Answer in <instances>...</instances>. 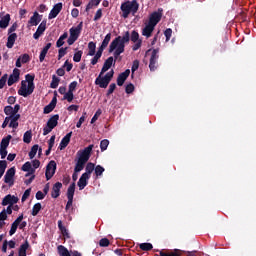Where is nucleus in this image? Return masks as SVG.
Instances as JSON below:
<instances>
[{"mask_svg":"<svg viewBox=\"0 0 256 256\" xmlns=\"http://www.w3.org/2000/svg\"><path fill=\"white\" fill-rule=\"evenodd\" d=\"M124 38H127V43H129V41L133 43L142 42V40H140V34L137 31H131V34L127 31L123 36H119L115 38V40L119 39V43H121Z\"/></svg>","mask_w":256,"mask_h":256,"instance_id":"nucleus-8","label":"nucleus"},{"mask_svg":"<svg viewBox=\"0 0 256 256\" xmlns=\"http://www.w3.org/2000/svg\"><path fill=\"white\" fill-rule=\"evenodd\" d=\"M102 18V9H98L94 14V21H99Z\"/></svg>","mask_w":256,"mask_h":256,"instance_id":"nucleus-64","label":"nucleus"},{"mask_svg":"<svg viewBox=\"0 0 256 256\" xmlns=\"http://www.w3.org/2000/svg\"><path fill=\"white\" fill-rule=\"evenodd\" d=\"M61 188H63V185L61 184V182L54 183V185H52V191L50 192V197H52V199H58L59 196H61Z\"/></svg>","mask_w":256,"mask_h":256,"instance_id":"nucleus-17","label":"nucleus"},{"mask_svg":"<svg viewBox=\"0 0 256 256\" xmlns=\"http://www.w3.org/2000/svg\"><path fill=\"white\" fill-rule=\"evenodd\" d=\"M51 46L52 44L48 43L46 44V46H44V48H42V51L40 52V56H39L40 63L44 62L46 54L48 53V50L50 49Z\"/></svg>","mask_w":256,"mask_h":256,"instance_id":"nucleus-33","label":"nucleus"},{"mask_svg":"<svg viewBox=\"0 0 256 256\" xmlns=\"http://www.w3.org/2000/svg\"><path fill=\"white\" fill-rule=\"evenodd\" d=\"M9 22H11V15L7 14L0 18V29H7L9 27Z\"/></svg>","mask_w":256,"mask_h":256,"instance_id":"nucleus-29","label":"nucleus"},{"mask_svg":"<svg viewBox=\"0 0 256 256\" xmlns=\"http://www.w3.org/2000/svg\"><path fill=\"white\" fill-rule=\"evenodd\" d=\"M27 249H29V242L25 240V242L19 246V256H26L25 252Z\"/></svg>","mask_w":256,"mask_h":256,"instance_id":"nucleus-38","label":"nucleus"},{"mask_svg":"<svg viewBox=\"0 0 256 256\" xmlns=\"http://www.w3.org/2000/svg\"><path fill=\"white\" fill-rule=\"evenodd\" d=\"M120 38H117V40H113L111 42V46H108V53H113L114 51V56L115 59H117L123 52H125V44H127V37L123 38L121 42H119Z\"/></svg>","mask_w":256,"mask_h":256,"instance_id":"nucleus-4","label":"nucleus"},{"mask_svg":"<svg viewBox=\"0 0 256 256\" xmlns=\"http://www.w3.org/2000/svg\"><path fill=\"white\" fill-rule=\"evenodd\" d=\"M7 126L12 129H17V127H19V123L17 122V120H11V122Z\"/></svg>","mask_w":256,"mask_h":256,"instance_id":"nucleus-63","label":"nucleus"},{"mask_svg":"<svg viewBox=\"0 0 256 256\" xmlns=\"http://www.w3.org/2000/svg\"><path fill=\"white\" fill-rule=\"evenodd\" d=\"M111 37V33H108L106 36H104V40H102V44H100V47H98V51L103 52L106 47H111V45H109V42H111Z\"/></svg>","mask_w":256,"mask_h":256,"instance_id":"nucleus-27","label":"nucleus"},{"mask_svg":"<svg viewBox=\"0 0 256 256\" xmlns=\"http://www.w3.org/2000/svg\"><path fill=\"white\" fill-rule=\"evenodd\" d=\"M84 167H86V173L82 174V176H90L92 172L96 170V166L94 165V163L84 164Z\"/></svg>","mask_w":256,"mask_h":256,"instance_id":"nucleus-36","label":"nucleus"},{"mask_svg":"<svg viewBox=\"0 0 256 256\" xmlns=\"http://www.w3.org/2000/svg\"><path fill=\"white\" fill-rule=\"evenodd\" d=\"M92 60L90 61V64L92 66L96 65L98 63V60L100 59V57H102V51H98L96 52V54L92 55Z\"/></svg>","mask_w":256,"mask_h":256,"instance_id":"nucleus-44","label":"nucleus"},{"mask_svg":"<svg viewBox=\"0 0 256 256\" xmlns=\"http://www.w3.org/2000/svg\"><path fill=\"white\" fill-rule=\"evenodd\" d=\"M154 27H156V24H146L144 29H142V36L150 38L152 36V32L154 31Z\"/></svg>","mask_w":256,"mask_h":256,"instance_id":"nucleus-26","label":"nucleus"},{"mask_svg":"<svg viewBox=\"0 0 256 256\" xmlns=\"http://www.w3.org/2000/svg\"><path fill=\"white\" fill-rule=\"evenodd\" d=\"M29 170H36V168H34L32 164H30L29 162H25V164L21 166V171H29Z\"/></svg>","mask_w":256,"mask_h":256,"instance_id":"nucleus-54","label":"nucleus"},{"mask_svg":"<svg viewBox=\"0 0 256 256\" xmlns=\"http://www.w3.org/2000/svg\"><path fill=\"white\" fill-rule=\"evenodd\" d=\"M41 210H42V204L40 203L34 204V206L32 207V216L36 217Z\"/></svg>","mask_w":256,"mask_h":256,"instance_id":"nucleus-43","label":"nucleus"},{"mask_svg":"<svg viewBox=\"0 0 256 256\" xmlns=\"http://www.w3.org/2000/svg\"><path fill=\"white\" fill-rule=\"evenodd\" d=\"M130 73L129 69H126L123 73L119 74L117 76V86L122 87Z\"/></svg>","mask_w":256,"mask_h":256,"instance_id":"nucleus-25","label":"nucleus"},{"mask_svg":"<svg viewBox=\"0 0 256 256\" xmlns=\"http://www.w3.org/2000/svg\"><path fill=\"white\" fill-rule=\"evenodd\" d=\"M173 31L171 30V28H167L165 30V38H166V42H169V40H171V35H172Z\"/></svg>","mask_w":256,"mask_h":256,"instance_id":"nucleus-61","label":"nucleus"},{"mask_svg":"<svg viewBox=\"0 0 256 256\" xmlns=\"http://www.w3.org/2000/svg\"><path fill=\"white\" fill-rule=\"evenodd\" d=\"M34 75H25V80L21 81V87L17 90V94L23 98L29 97L34 93L36 86L34 85Z\"/></svg>","mask_w":256,"mask_h":256,"instance_id":"nucleus-1","label":"nucleus"},{"mask_svg":"<svg viewBox=\"0 0 256 256\" xmlns=\"http://www.w3.org/2000/svg\"><path fill=\"white\" fill-rule=\"evenodd\" d=\"M4 112H5V115L9 116V115H17L19 111L13 110L12 106H5Z\"/></svg>","mask_w":256,"mask_h":256,"instance_id":"nucleus-48","label":"nucleus"},{"mask_svg":"<svg viewBox=\"0 0 256 256\" xmlns=\"http://www.w3.org/2000/svg\"><path fill=\"white\" fill-rule=\"evenodd\" d=\"M20 117L21 116L19 114H9L5 119L9 118L10 121H19Z\"/></svg>","mask_w":256,"mask_h":256,"instance_id":"nucleus-59","label":"nucleus"},{"mask_svg":"<svg viewBox=\"0 0 256 256\" xmlns=\"http://www.w3.org/2000/svg\"><path fill=\"white\" fill-rule=\"evenodd\" d=\"M121 18L127 19L129 15L135 16V13H138L140 9V4L138 0H131L121 3Z\"/></svg>","mask_w":256,"mask_h":256,"instance_id":"nucleus-3","label":"nucleus"},{"mask_svg":"<svg viewBox=\"0 0 256 256\" xmlns=\"http://www.w3.org/2000/svg\"><path fill=\"white\" fill-rule=\"evenodd\" d=\"M57 171V163L54 161L48 162L46 165V172H45V177L46 181H49L52 179V176H54V172Z\"/></svg>","mask_w":256,"mask_h":256,"instance_id":"nucleus-13","label":"nucleus"},{"mask_svg":"<svg viewBox=\"0 0 256 256\" xmlns=\"http://www.w3.org/2000/svg\"><path fill=\"white\" fill-rule=\"evenodd\" d=\"M140 250L148 252V251L152 250V244L151 243H142V244H140Z\"/></svg>","mask_w":256,"mask_h":256,"instance_id":"nucleus-50","label":"nucleus"},{"mask_svg":"<svg viewBox=\"0 0 256 256\" xmlns=\"http://www.w3.org/2000/svg\"><path fill=\"white\" fill-rule=\"evenodd\" d=\"M109 147V140H101L100 141V151L104 152L106 148Z\"/></svg>","mask_w":256,"mask_h":256,"instance_id":"nucleus-53","label":"nucleus"},{"mask_svg":"<svg viewBox=\"0 0 256 256\" xmlns=\"http://www.w3.org/2000/svg\"><path fill=\"white\" fill-rule=\"evenodd\" d=\"M117 86L118 85L115 83L106 85V87H108V91H106V97H109L110 95H112L113 92H115V89L117 88Z\"/></svg>","mask_w":256,"mask_h":256,"instance_id":"nucleus-47","label":"nucleus"},{"mask_svg":"<svg viewBox=\"0 0 256 256\" xmlns=\"http://www.w3.org/2000/svg\"><path fill=\"white\" fill-rule=\"evenodd\" d=\"M94 145H89L82 151H77V162L75 163V173H79L84 170V165L90 160V155Z\"/></svg>","mask_w":256,"mask_h":256,"instance_id":"nucleus-2","label":"nucleus"},{"mask_svg":"<svg viewBox=\"0 0 256 256\" xmlns=\"http://www.w3.org/2000/svg\"><path fill=\"white\" fill-rule=\"evenodd\" d=\"M102 114V111L100 109H98L96 111V113L94 114V116L92 117V119L90 120V124H94L96 123V121L98 120V117Z\"/></svg>","mask_w":256,"mask_h":256,"instance_id":"nucleus-56","label":"nucleus"},{"mask_svg":"<svg viewBox=\"0 0 256 256\" xmlns=\"http://www.w3.org/2000/svg\"><path fill=\"white\" fill-rule=\"evenodd\" d=\"M17 60H19V62L26 64L29 62V55L28 54H23L21 56H19V58H17Z\"/></svg>","mask_w":256,"mask_h":256,"instance_id":"nucleus-55","label":"nucleus"},{"mask_svg":"<svg viewBox=\"0 0 256 256\" xmlns=\"http://www.w3.org/2000/svg\"><path fill=\"white\" fill-rule=\"evenodd\" d=\"M32 142V131H25L23 133V143L29 144Z\"/></svg>","mask_w":256,"mask_h":256,"instance_id":"nucleus-41","label":"nucleus"},{"mask_svg":"<svg viewBox=\"0 0 256 256\" xmlns=\"http://www.w3.org/2000/svg\"><path fill=\"white\" fill-rule=\"evenodd\" d=\"M183 253L188 254V256H196V251L185 252L180 249H175L171 252L158 251V256H181Z\"/></svg>","mask_w":256,"mask_h":256,"instance_id":"nucleus-10","label":"nucleus"},{"mask_svg":"<svg viewBox=\"0 0 256 256\" xmlns=\"http://www.w3.org/2000/svg\"><path fill=\"white\" fill-rule=\"evenodd\" d=\"M13 177H15V167L9 168L5 174V184L9 185V187L14 184Z\"/></svg>","mask_w":256,"mask_h":256,"instance_id":"nucleus-20","label":"nucleus"},{"mask_svg":"<svg viewBox=\"0 0 256 256\" xmlns=\"http://www.w3.org/2000/svg\"><path fill=\"white\" fill-rule=\"evenodd\" d=\"M57 107V96L52 97V100H50V103L48 105L44 106L43 113L45 115L50 114L54 108Z\"/></svg>","mask_w":256,"mask_h":256,"instance_id":"nucleus-22","label":"nucleus"},{"mask_svg":"<svg viewBox=\"0 0 256 256\" xmlns=\"http://www.w3.org/2000/svg\"><path fill=\"white\" fill-rule=\"evenodd\" d=\"M75 88H77V82L73 81L69 84V90L67 91V94L63 96V100L71 103L73 101V92H75Z\"/></svg>","mask_w":256,"mask_h":256,"instance_id":"nucleus-16","label":"nucleus"},{"mask_svg":"<svg viewBox=\"0 0 256 256\" xmlns=\"http://www.w3.org/2000/svg\"><path fill=\"white\" fill-rule=\"evenodd\" d=\"M31 192H32V189L25 190L23 192V195L21 196V202H25V200L29 198V194H31Z\"/></svg>","mask_w":256,"mask_h":256,"instance_id":"nucleus-58","label":"nucleus"},{"mask_svg":"<svg viewBox=\"0 0 256 256\" xmlns=\"http://www.w3.org/2000/svg\"><path fill=\"white\" fill-rule=\"evenodd\" d=\"M58 227H59V231H61V235H63L65 239H69L70 238L69 232L67 231V228L63 226V221L59 220Z\"/></svg>","mask_w":256,"mask_h":256,"instance_id":"nucleus-34","label":"nucleus"},{"mask_svg":"<svg viewBox=\"0 0 256 256\" xmlns=\"http://www.w3.org/2000/svg\"><path fill=\"white\" fill-rule=\"evenodd\" d=\"M44 31H46V21H42L40 25H38V29H36V33H34V40L40 39V36L44 34Z\"/></svg>","mask_w":256,"mask_h":256,"instance_id":"nucleus-24","label":"nucleus"},{"mask_svg":"<svg viewBox=\"0 0 256 256\" xmlns=\"http://www.w3.org/2000/svg\"><path fill=\"white\" fill-rule=\"evenodd\" d=\"M138 68H140V61L134 60V63L131 64V70H129L131 76H133V73H135V71H138Z\"/></svg>","mask_w":256,"mask_h":256,"instance_id":"nucleus-46","label":"nucleus"},{"mask_svg":"<svg viewBox=\"0 0 256 256\" xmlns=\"http://www.w3.org/2000/svg\"><path fill=\"white\" fill-rule=\"evenodd\" d=\"M65 55H67V47L59 49L58 59L61 60Z\"/></svg>","mask_w":256,"mask_h":256,"instance_id":"nucleus-62","label":"nucleus"},{"mask_svg":"<svg viewBox=\"0 0 256 256\" xmlns=\"http://www.w3.org/2000/svg\"><path fill=\"white\" fill-rule=\"evenodd\" d=\"M17 202H19V198H17V196L9 194V195L5 196V198H2V202H0V205L13 206V205L17 204Z\"/></svg>","mask_w":256,"mask_h":256,"instance_id":"nucleus-14","label":"nucleus"},{"mask_svg":"<svg viewBox=\"0 0 256 256\" xmlns=\"http://www.w3.org/2000/svg\"><path fill=\"white\" fill-rule=\"evenodd\" d=\"M150 71L154 72L158 68V49L152 50L150 55V63L148 64Z\"/></svg>","mask_w":256,"mask_h":256,"instance_id":"nucleus-12","label":"nucleus"},{"mask_svg":"<svg viewBox=\"0 0 256 256\" xmlns=\"http://www.w3.org/2000/svg\"><path fill=\"white\" fill-rule=\"evenodd\" d=\"M66 39H68L67 32L63 33V35H61V37H59V40H57V48L63 47V45H65Z\"/></svg>","mask_w":256,"mask_h":256,"instance_id":"nucleus-45","label":"nucleus"},{"mask_svg":"<svg viewBox=\"0 0 256 256\" xmlns=\"http://www.w3.org/2000/svg\"><path fill=\"white\" fill-rule=\"evenodd\" d=\"M114 75L115 71L113 70L106 72V74H98V77L94 81V84L98 85V87L102 89H106V86H109V83H111V80H113Z\"/></svg>","mask_w":256,"mask_h":256,"instance_id":"nucleus-6","label":"nucleus"},{"mask_svg":"<svg viewBox=\"0 0 256 256\" xmlns=\"http://www.w3.org/2000/svg\"><path fill=\"white\" fill-rule=\"evenodd\" d=\"M83 27L84 22H79L77 26L71 27V29H69V34L67 33V45L72 46L77 41Z\"/></svg>","mask_w":256,"mask_h":256,"instance_id":"nucleus-5","label":"nucleus"},{"mask_svg":"<svg viewBox=\"0 0 256 256\" xmlns=\"http://www.w3.org/2000/svg\"><path fill=\"white\" fill-rule=\"evenodd\" d=\"M19 73H20L19 69L15 68L13 69V73L10 76L7 75V81H8L9 87L19 82Z\"/></svg>","mask_w":256,"mask_h":256,"instance_id":"nucleus-19","label":"nucleus"},{"mask_svg":"<svg viewBox=\"0 0 256 256\" xmlns=\"http://www.w3.org/2000/svg\"><path fill=\"white\" fill-rule=\"evenodd\" d=\"M40 21H41L40 15L38 14V12H34V16L30 18V21H28V24L32 26H38Z\"/></svg>","mask_w":256,"mask_h":256,"instance_id":"nucleus-32","label":"nucleus"},{"mask_svg":"<svg viewBox=\"0 0 256 256\" xmlns=\"http://www.w3.org/2000/svg\"><path fill=\"white\" fill-rule=\"evenodd\" d=\"M101 1L102 0H90V2H88V5H86V12H89L94 7H98Z\"/></svg>","mask_w":256,"mask_h":256,"instance_id":"nucleus-39","label":"nucleus"},{"mask_svg":"<svg viewBox=\"0 0 256 256\" xmlns=\"http://www.w3.org/2000/svg\"><path fill=\"white\" fill-rule=\"evenodd\" d=\"M114 64H115V59L113 57L106 58V60L104 61V64H102L100 75H103L104 73L109 71V69H111V67H113Z\"/></svg>","mask_w":256,"mask_h":256,"instance_id":"nucleus-18","label":"nucleus"},{"mask_svg":"<svg viewBox=\"0 0 256 256\" xmlns=\"http://www.w3.org/2000/svg\"><path fill=\"white\" fill-rule=\"evenodd\" d=\"M84 52H82L81 50H78L77 52H75L73 54V62L75 63H79V61H81V55H83Z\"/></svg>","mask_w":256,"mask_h":256,"instance_id":"nucleus-49","label":"nucleus"},{"mask_svg":"<svg viewBox=\"0 0 256 256\" xmlns=\"http://www.w3.org/2000/svg\"><path fill=\"white\" fill-rule=\"evenodd\" d=\"M16 40H17L16 33L9 34V37H7V48L12 49L13 45H15Z\"/></svg>","mask_w":256,"mask_h":256,"instance_id":"nucleus-31","label":"nucleus"},{"mask_svg":"<svg viewBox=\"0 0 256 256\" xmlns=\"http://www.w3.org/2000/svg\"><path fill=\"white\" fill-rule=\"evenodd\" d=\"M61 10H63V3H57L52 6V10H50V13L48 14V19H54L59 16V13H61Z\"/></svg>","mask_w":256,"mask_h":256,"instance_id":"nucleus-15","label":"nucleus"},{"mask_svg":"<svg viewBox=\"0 0 256 256\" xmlns=\"http://www.w3.org/2000/svg\"><path fill=\"white\" fill-rule=\"evenodd\" d=\"M37 153H38V155L42 154V148H40L38 146V144L32 146V149L30 150V153H28V157H30V159H34L36 157Z\"/></svg>","mask_w":256,"mask_h":256,"instance_id":"nucleus-30","label":"nucleus"},{"mask_svg":"<svg viewBox=\"0 0 256 256\" xmlns=\"http://www.w3.org/2000/svg\"><path fill=\"white\" fill-rule=\"evenodd\" d=\"M59 125V114H54L48 118L46 122V127L43 128L42 135L46 136L48 133L52 132V130Z\"/></svg>","mask_w":256,"mask_h":256,"instance_id":"nucleus-7","label":"nucleus"},{"mask_svg":"<svg viewBox=\"0 0 256 256\" xmlns=\"http://www.w3.org/2000/svg\"><path fill=\"white\" fill-rule=\"evenodd\" d=\"M73 134V132H69L67 133V135H65V137H63V139L61 140V143L59 144V150H65V148H67V146L69 145V142L71 141V135Z\"/></svg>","mask_w":256,"mask_h":256,"instance_id":"nucleus-28","label":"nucleus"},{"mask_svg":"<svg viewBox=\"0 0 256 256\" xmlns=\"http://www.w3.org/2000/svg\"><path fill=\"white\" fill-rule=\"evenodd\" d=\"M59 82H61V79H59L57 76L52 75V81L50 82V89H57V87H59Z\"/></svg>","mask_w":256,"mask_h":256,"instance_id":"nucleus-42","label":"nucleus"},{"mask_svg":"<svg viewBox=\"0 0 256 256\" xmlns=\"http://www.w3.org/2000/svg\"><path fill=\"white\" fill-rule=\"evenodd\" d=\"M57 251L59 252V256H69L71 254V252H69L63 245H59Z\"/></svg>","mask_w":256,"mask_h":256,"instance_id":"nucleus-40","label":"nucleus"},{"mask_svg":"<svg viewBox=\"0 0 256 256\" xmlns=\"http://www.w3.org/2000/svg\"><path fill=\"white\" fill-rule=\"evenodd\" d=\"M21 221H23V214L19 215V217H17V219H15V221H13V224H11V230H9V236H13L15 235V233L17 232V228L19 223H21Z\"/></svg>","mask_w":256,"mask_h":256,"instance_id":"nucleus-23","label":"nucleus"},{"mask_svg":"<svg viewBox=\"0 0 256 256\" xmlns=\"http://www.w3.org/2000/svg\"><path fill=\"white\" fill-rule=\"evenodd\" d=\"M88 180H90V176L87 174L79 176V180L77 181V187L79 188V191L84 190V188L88 186Z\"/></svg>","mask_w":256,"mask_h":256,"instance_id":"nucleus-21","label":"nucleus"},{"mask_svg":"<svg viewBox=\"0 0 256 256\" xmlns=\"http://www.w3.org/2000/svg\"><path fill=\"white\" fill-rule=\"evenodd\" d=\"M10 141H11V135H7V137L2 138V140H0V149H7L9 147Z\"/></svg>","mask_w":256,"mask_h":256,"instance_id":"nucleus-37","label":"nucleus"},{"mask_svg":"<svg viewBox=\"0 0 256 256\" xmlns=\"http://www.w3.org/2000/svg\"><path fill=\"white\" fill-rule=\"evenodd\" d=\"M161 18H163V9L158 8L156 12H152L148 19V25H157L158 22H161Z\"/></svg>","mask_w":256,"mask_h":256,"instance_id":"nucleus-9","label":"nucleus"},{"mask_svg":"<svg viewBox=\"0 0 256 256\" xmlns=\"http://www.w3.org/2000/svg\"><path fill=\"white\" fill-rule=\"evenodd\" d=\"M61 69H64L65 71L70 72L71 69H73V64L69 63V61H65Z\"/></svg>","mask_w":256,"mask_h":256,"instance_id":"nucleus-57","label":"nucleus"},{"mask_svg":"<svg viewBox=\"0 0 256 256\" xmlns=\"http://www.w3.org/2000/svg\"><path fill=\"white\" fill-rule=\"evenodd\" d=\"M98 53V50H96V43L89 42L88 43V56L92 57Z\"/></svg>","mask_w":256,"mask_h":256,"instance_id":"nucleus-35","label":"nucleus"},{"mask_svg":"<svg viewBox=\"0 0 256 256\" xmlns=\"http://www.w3.org/2000/svg\"><path fill=\"white\" fill-rule=\"evenodd\" d=\"M75 194V182L71 183L67 188V205H65V211H68L69 208L73 205V195Z\"/></svg>","mask_w":256,"mask_h":256,"instance_id":"nucleus-11","label":"nucleus"},{"mask_svg":"<svg viewBox=\"0 0 256 256\" xmlns=\"http://www.w3.org/2000/svg\"><path fill=\"white\" fill-rule=\"evenodd\" d=\"M109 244H111V242H109V239H107V238H102L98 242V246H100V247H109Z\"/></svg>","mask_w":256,"mask_h":256,"instance_id":"nucleus-52","label":"nucleus"},{"mask_svg":"<svg viewBox=\"0 0 256 256\" xmlns=\"http://www.w3.org/2000/svg\"><path fill=\"white\" fill-rule=\"evenodd\" d=\"M94 174L96 175V178L101 177L102 173H104V168L100 165L96 166V170H93Z\"/></svg>","mask_w":256,"mask_h":256,"instance_id":"nucleus-51","label":"nucleus"},{"mask_svg":"<svg viewBox=\"0 0 256 256\" xmlns=\"http://www.w3.org/2000/svg\"><path fill=\"white\" fill-rule=\"evenodd\" d=\"M133 90H135V87H133V84L129 83L127 86H125V93L128 95L133 93Z\"/></svg>","mask_w":256,"mask_h":256,"instance_id":"nucleus-60","label":"nucleus"}]
</instances>
